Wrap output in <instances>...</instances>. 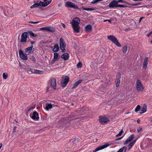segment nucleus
<instances>
[{"instance_id":"1","label":"nucleus","mask_w":152,"mask_h":152,"mask_svg":"<svg viewBox=\"0 0 152 152\" xmlns=\"http://www.w3.org/2000/svg\"><path fill=\"white\" fill-rule=\"evenodd\" d=\"M80 23V20L78 18H74L71 23L74 32L79 33L80 31V27L79 25Z\"/></svg>"},{"instance_id":"2","label":"nucleus","mask_w":152,"mask_h":152,"mask_svg":"<svg viewBox=\"0 0 152 152\" xmlns=\"http://www.w3.org/2000/svg\"><path fill=\"white\" fill-rule=\"evenodd\" d=\"M107 38L108 39L110 40L117 46L118 47H121V45L114 36L112 35H109L107 36Z\"/></svg>"},{"instance_id":"3","label":"nucleus","mask_w":152,"mask_h":152,"mask_svg":"<svg viewBox=\"0 0 152 152\" xmlns=\"http://www.w3.org/2000/svg\"><path fill=\"white\" fill-rule=\"evenodd\" d=\"M136 88L137 91H142L144 90V87L140 80H138L136 81Z\"/></svg>"},{"instance_id":"4","label":"nucleus","mask_w":152,"mask_h":152,"mask_svg":"<svg viewBox=\"0 0 152 152\" xmlns=\"http://www.w3.org/2000/svg\"><path fill=\"white\" fill-rule=\"evenodd\" d=\"M28 37V34L27 32L23 33L21 35V39L20 42L23 43L26 42L27 40V38Z\"/></svg>"},{"instance_id":"5","label":"nucleus","mask_w":152,"mask_h":152,"mask_svg":"<svg viewBox=\"0 0 152 152\" xmlns=\"http://www.w3.org/2000/svg\"><path fill=\"white\" fill-rule=\"evenodd\" d=\"M19 53L20 57L23 60H27L28 57L27 56L28 55L27 53L25 52L24 53L23 51L21 50H20L19 51Z\"/></svg>"},{"instance_id":"6","label":"nucleus","mask_w":152,"mask_h":152,"mask_svg":"<svg viewBox=\"0 0 152 152\" xmlns=\"http://www.w3.org/2000/svg\"><path fill=\"white\" fill-rule=\"evenodd\" d=\"M60 47L63 52L64 53L66 52L65 49L66 45L63 39L62 38H61L60 39Z\"/></svg>"},{"instance_id":"7","label":"nucleus","mask_w":152,"mask_h":152,"mask_svg":"<svg viewBox=\"0 0 152 152\" xmlns=\"http://www.w3.org/2000/svg\"><path fill=\"white\" fill-rule=\"evenodd\" d=\"M65 6L66 7L73 8L74 9H78V6L74 3L69 1L66 2Z\"/></svg>"},{"instance_id":"8","label":"nucleus","mask_w":152,"mask_h":152,"mask_svg":"<svg viewBox=\"0 0 152 152\" xmlns=\"http://www.w3.org/2000/svg\"><path fill=\"white\" fill-rule=\"evenodd\" d=\"M64 78V79L61 82V86L63 87L65 86L69 81V77L68 76H66Z\"/></svg>"},{"instance_id":"9","label":"nucleus","mask_w":152,"mask_h":152,"mask_svg":"<svg viewBox=\"0 0 152 152\" xmlns=\"http://www.w3.org/2000/svg\"><path fill=\"white\" fill-rule=\"evenodd\" d=\"M121 76V74L120 73H118L116 76V78L115 80V84L117 87H118L119 86L120 82Z\"/></svg>"},{"instance_id":"10","label":"nucleus","mask_w":152,"mask_h":152,"mask_svg":"<svg viewBox=\"0 0 152 152\" xmlns=\"http://www.w3.org/2000/svg\"><path fill=\"white\" fill-rule=\"evenodd\" d=\"M50 84L51 87L54 89L56 88V80L55 79L53 78L50 80Z\"/></svg>"},{"instance_id":"11","label":"nucleus","mask_w":152,"mask_h":152,"mask_svg":"<svg viewBox=\"0 0 152 152\" xmlns=\"http://www.w3.org/2000/svg\"><path fill=\"white\" fill-rule=\"evenodd\" d=\"M109 146V144L108 143H106L103 145L100 146L97 148H96L95 151L93 152H95L99 150L103 149Z\"/></svg>"},{"instance_id":"12","label":"nucleus","mask_w":152,"mask_h":152,"mask_svg":"<svg viewBox=\"0 0 152 152\" xmlns=\"http://www.w3.org/2000/svg\"><path fill=\"white\" fill-rule=\"evenodd\" d=\"M99 118L100 122L102 124L106 123L108 121V118L104 116H100Z\"/></svg>"},{"instance_id":"13","label":"nucleus","mask_w":152,"mask_h":152,"mask_svg":"<svg viewBox=\"0 0 152 152\" xmlns=\"http://www.w3.org/2000/svg\"><path fill=\"white\" fill-rule=\"evenodd\" d=\"M118 2L115 0H113L109 4V7L111 8L117 7Z\"/></svg>"},{"instance_id":"14","label":"nucleus","mask_w":152,"mask_h":152,"mask_svg":"<svg viewBox=\"0 0 152 152\" xmlns=\"http://www.w3.org/2000/svg\"><path fill=\"white\" fill-rule=\"evenodd\" d=\"M134 136L133 134H132L130 136L124 143L125 145H127L129 142H130L134 139Z\"/></svg>"},{"instance_id":"15","label":"nucleus","mask_w":152,"mask_h":152,"mask_svg":"<svg viewBox=\"0 0 152 152\" xmlns=\"http://www.w3.org/2000/svg\"><path fill=\"white\" fill-rule=\"evenodd\" d=\"M43 2L40 1V2L34 4L30 7V8H34L37 7L39 6H42L43 7Z\"/></svg>"},{"instance_id":"16","label":"nucleus","mask_w":152,"mask_h":152,"mask_svg":"<svg viewBox=\"0 0 152 152\" xmlns=\"http://www.w3.org/2000/svg\"><path fill=\"white\" fill-rule=\"evenodd\" d=\"M38 114L37 112H34L32 114V116L31 117L34 120L38 119L39 118V117H38Z\"/></svg>"},{"instance_id":"17","label":"nucleus","mask_w":152,"mask_h":152,"mask_svg":"<svg viewBox=\"0 0 152 152\" xmlns=\"http://www.w3.org/2000/svg\"><path fill=\"white\" fill-rule=\"evenodd\" d=\"M61 57L64 60H67L69 58V55L67 53H65L61 55Z\"/></svg>"},{"instance_id":"18","label":"nucleus","mask_w":152,"mask_h":152,"mask_svg":"<svg viewBox=\"0 0 152 152\" xmlns=\"http://www.w3.org/2000/svg\"><path fill=\"white\" fill-rule=\"evenodd\" d=\"M30 71L33 73H35L37 74H42L43 73V71H40L37 70H35L34 69H31Z\"/></svg>"},{"instance_id":"19","label":"nucleus","mask_w":152,"mask_h":152,"mask_svg":"<svg viewBox=\"0 0 152 152\" xmlns=\"http://www.w3.org/2000/svg\"><path fill=\"white\" fill-rule=\"evenodd\" d=\"M92 27L90 25H87L85 27V31L87 32H90L92 30Z\"/></svg>"},{"instance_id":"20","label":"nucleus","mask_w":152,"mask_h":152,"mask_svg":"<svg viewBox=\"0 0 152 152\" xmlns=\"http://www.w3.org/2000/svg\"><path fill=\"white\" fill-rule=\"evenodd\" d=\"M33 47V45H32L30 47L26 48L25 49V52L28 55L31 52Z\"/></svg>"},{"instance_id":"21","label":"nucleus","mask_w":152,"mask_h":152,"mask_svg":"<svg viewBox=\"0 0 152 152\" xmlns=\"http://www.w3.org/2000/svg\"><path fill=\"white\" fill-rule=\"evenodd\" d=\"M82 80H80L75 82L74 84L73 87L72 88V89H73L76 88L82 82Z\"/></svg>"},{"instance_id":"22","label":"nucleus","mask_w":152,"mask_h":152,"mask_svg":"<svg viewBox=\"0 0 152 152\" xmlns=\"http://www.w3.org/2000/svg\"><path fill=\"white\" fill-rule=\"evenodd\" d=\"M6 10L7 13L6 12H4V13L5 15L7 16H9L11 15V9L7 7L6 8Z\"/></svg>"},{"instance_id":"23","label":"nucleus","mask_w":152,"mask_h":152,"mask_svg":"<svg viewBox=\"0 0 152 152\" xmlns=\"http://www.w3.org/2000/svg\"><path fill=\"white\" fill-rule=\"evenodd\" d=\"M59 56L58 54L56 53H54L53 61H56L59 59Z\"/></svg>"},{"instance_id":"24","label":"nucleus","mask_w":152,"mask_h":152,"mask_svg":"<svg viewBox=\"0 0 152 152\" xmlns=\"http://www.w3.org/2000/svg\"><path fill=\"white\" fill-rule=\"evenodd\" d=\"M148 58L146 57L144 60L143 63V68L144 69H146L147 67V65L148 64Z\"/></svg>"},{"instance_id":"25","label":"nucleus","mask_w":152,"mask_h":152,"mask_svg":"<svg viewBox=\"0 0 152 152\" xmlns=\"http://www.w3.org/2000/svg\"><path fill=\"white\" fill-rule=\"evenodd\" d=\"M47 31L49 32H53L55 31V29L53 27L50 26H47Z\"/></svg>"},{"instance_id":"26","label":"nucleus","mask_w":152,"mask_h":152,"mask_svg":"<svg viewBox=\"0 0 152 152\" xmlns=\"http://www.w3.org/2000/svg\"><path fill=\"white\" fill-rule=\"evenodd\" d=\"M147 106L145 104H144L141 110V111L140 112V114H142L145 113L146 111Z\"/></svg>"},{"instance_id":"27","label":"nucleus","mask_w":152,"mask_h":152,"mask_svg":"<svg viewBox=\"0 0 152 152\" xmlns=\"http://www.w3.org/2000/svg\"><path fill=\"white\" fill-rule=\"evenodd\" d=\"M54 48L53 50V51L54 52H57L59 49V47L58 45V44H56L54 45Z\"/></svg>"},{"instance_id":"28","label":"nucleus","mask_w":152,"mask_h":152,"mask_svg":"<svg viewBox=\"0 0 152 152\" xmlns=\"http://www.w3.org/2000/svg\"><path fill=\"white\" fill-rule=\"evenodd\" d=\"M127 149V147L124 146L121 148L117 152H126Z\"/></svg>"},{"instance_id":"29","label":"nucleus","mask_w":152,"mask_h":152,"mask_svg":"<svg viewBox=\"0 0 152 152\" xmlns=\"http://www.w3.org/2000/svg\"><path fill=\"white\" fill-rule=\"evenodd\" d=\"M136 142V140H134L128 145V150H129L134 145Z\"/></svg>"},{"instance_id":"30","label":"nucleus","mask_w":152,"mask_h":152,"mask_svg":"<svg viewBox=\"0 0 152 152\" xmlns=\"http://www.w3.org/2000/svg\"><path fill=\"white\" fill-rule=\"evenodd\" d=\"M52 105L51 104H47L46 106L45 109L47 110H48L49 109H52Z\"/></svg>"},{"instance_id":"31","label":"nucleus","mask_w":152,"mask_h":152,"mask_svg":"<svg viewBox=\"0 0 152 152\" xmlns=\"http://www.w3.org/2000/svg\"><path fill=\"white\" fill-rule=\"evenodd\" d=\"M82 8H83V10H85L87 11H92L93 10H95V9L94 8H84L83 7H82Z\"/></svg>"},{"instance_id":"32","label":"nucleus","mask_w":152,"mask_h":152,"mask_svg":"<svg viewBox=\"0 0 152 152\" xmlns=\"http://www.w3.org/2000/svg\"><path fill=\"white\" fill-rule=\"evenodd\" d=\"M28 32L31 37H35L37 36L36 34H34L32 31H30Z\"/></svg>"},{"instance_id":"33","label":"nucleus","mask_w":152,"mask_h":152,"mask_svg":"<svg viewBox=\"0 0 152 152\" xmlns=\"http://www.w3.org/2000/svg\"><path fill=\"white\" fill-rule=\"evenodd\" d=\"M51 1V0L50 1H45V2H43V7H46L47 6L48 4H50Z\"/></svg>"},{"instance_id":"34","label":"nucleus","mask_w":152,"mask_h":152,"mask_svg":"<svg viewBox=\"0 0 152 152\" xmlns=\"http://www.w3.org/2000/svg\"><path fill=\"white\" fill-rule=\"evenodd\" d=\"M127 50V46H124L123 49V52L124 53H125Z\"/></svg>"},{"instance_id":"35","label":"nucleus","mask_w":152,"mask_h":152,"mask_svg":"<svg viewBox=\"0 0 152 152\" xmlns=\"http://www.w3.org/2000/svg\"><path fill=\"white\" fill-rule=\"evenodd\" d=\"M4 79H6L8 77V74L5 73H4L2 75Z\"/></svg>"},{"instance_id":"36","label":"nucleus","mask_w":152,"mask_h":152,"mask_svg":"<svg viewBox=\"0 0 152 152\" xmlns=\"http://www.w3.org/2000/svg\"><path fill=\"white\" fill-rule=\"evenodd\" d=\"M126 3L128 5H130L131 6H136V5H140V4H141V3H137V4H130L129 3L127 2L126 1V3Z\"/></svg>"},{"instance_id":"37","label":"nucleus","mask_w":152,"mask_h":152,"mask_svg":"<svg viewBox=\"0 0 152 152\" xmlns=\"http://www.w3.org/2000/svg\"><path fill=\"white\" fill-rule=\"evenodd\" d=\"M123 133V131L122 129L118 134L115 135V137H118L121 136Z\"/></svg>"},{"instance_id":"38","label":"nucleus","mask_w":152,"mask_h":152,"mask_svg":"<svg viewBox=\"0 0 152 152\" xmlns=\"http://www.w3.org/2000/svg\"><path fill=\"white\" fill-rule=\"evenodd\" d=\"M140 108V105H138L136 107L135 109V111L136 112H137L139 111Z\"/></svg>"},{"instance_id":"39","label":"nucleus","mask_w":152,"mask_h":152,"mask_svg":"<svg viewBox=\"0 0 152 152\" xmlns=\"http://www.w3.org/2000/svg\"><path fill=\"white\" fill-rule=\"evenodd\" d=\"M127 7V6L126 5H123V4H118L117 5V7Z\"/></svg>"},{"instance_id":"40","label":"nucleus","mask_w":152,"mask_h":152,"mask_svg":"<svg viewBox=\"0 0 152 152\" xmlns=\"http://www.w3.org/2000/svg\"><path fill=\"white\" fill-rule=\"evenodd\" d=\"M77 66L78 68H80L82 67V64L81 62H79L77 64Z\"/></svg>"},{"instance_id":"41","label":"nucleus","mask_w":152,"mask_h":152,"mask_svg":"<svg viewBox=\"0 0 152 152\" xmlns=\"http://www.w3.org/2000/svg\"><path fill=\"white\" fill-rule=\"evenodd\" d=\"M30 59L32 60L34 62L36 61V59L34 56H32Z\"/></svg>"},{"instance_id":"42","label":"nucleus","mask_w":152,"mask_h":152,"mask_svg":"<svg viewBox=\"0 0 152 152\" xmlns=\"http://www.w3.org/2000/svg\"><path fill=\"white\" fill-rule=\"evenodd\" d=\"M117 2H118H118H122L124 3H126V1L122 0H118Z\"/></svg>"},{"instance_id":"43","label":"nucleus","mask_w":152,"mask_h":152,"mask_svg":"<svg viewBox=\"0 0 152 152\" xmlns=\"http://www.w3.org/2000/svg\"><path fill=\"white\" fill-rule=\"evenodd\" d=\"M47 26L41 28H40V29L45 30H46V31H47Z\"/></svg>"},{"instance_id":"44","label":"nucleus","mask_w":152,"mask_h":152,"mask_svg":"<svg viewBox=\"0 0 152 152\" xmlns=\"http://www.w3.org/2000/svg\"><path fill=\"white\" fill-rule=\"evenodd\" d=\"M27 14L25 13H24L23 14V16L24 18H25L27 16Z\"/></svg>"},{"instance_id":"45","label":"nucleus","mask_w":152,"mask_h":152,"mask_svg":"<svg viewBox=\"0 0 152 152\" xmlns=\"http://www.w3.org/2000/svg\"><path fill=\"white\" fill-rule=\"evenodd\" d=\"M142 128L141 127H140L137 129V131L138 132H139L142 130Z\"/></svg>"},{"instance_id":"46","label":"nucleus","mask_w":152,"mask_h":152,"mask_svg":"<svg viewBox=\"0 0 152 152\" xmlns=\"http://www.w3.org/2000/svg\"><path fill=\"white\" fill-rule=\"evenodd\" d=\"M97 2H98L97 0H93V1L91 2V3L93 4H94Z\"/></svg>"},{"instance_id":"47","label":"nucleus","mask_w":152,"mask_h":152,"mask_svg":"<svg viewBox=\"0 0 152 152\" xmlns=\"http://www.w3.org/2000/svg\"><path fill=\"white\" fill-rule=\"evenodd\" d=\"M39 21H37V22H32V21L29 22V23H34V24L37 23H39Z\"/></svg>"},{"instance_id":"48","label":"nucleus","mask_w":152,"mask_h":152,"mask_svg":"<svg viewBox=\"0 0 152 152\" xmlns=\"http://www.w3.org/2000/svg\"><path fill=\"white\" fill-rule=\"evenodd\" d=\"M152 34V32H150V33H149L148 34H147V36L148 37H149Z\"/></svg>"},{"instance_id":"49","label":"nucleus","mask_w":152,"mask_h":152,"mask_svg":"<svg viewBox=\"0 0 152 152\" xmlns=\"http://www.w3.org/2000/svg\"><path fill=\"white\" fill-rule=\"evenodd\" d=\"M143 18H144V17H141V18H140L139 20V23H140V22H141V20H142V19Z\"/></svg>"},{"instance_id":"50","label":"nucleus","mask_w":152,"mask_h":152,"mask_svg":"<svg viewBox=\"0 0 152 152\" xmlns=\"http://www.w3.org/2000/svg\"><path fill=\"white\" fill-rule=\"evenodd\" d=\"M16 129V126H14L13 129V132H15V130Z\"/></svg>"},{"instance_id":"51","label":"nucleus","mask_w":152,"mask_h":152,"mask_svg":"<svg viewBox=\"0 0 152 152\" xmlns=\"http://www.w3.org/2000/svg\"><path fill=\"white\" fill-rule=\"evenodd\" d=\"M122 137H120V138H117V139H116L115 140V141H116L117 140H120L122 138Z\"/></svg>"},{"instance_id":"52","label":"nucleus","mask_w":152,"mask_h":152,"mask_svg":"<svg viewBox=\"0 0 152 152\" xmlns=\"http://www.w3.org/2000/svg\"><path fill=\"white\" fill-rule=\"evenodd\" d=\"M108 21L109 23H111V21L110 20H104V22H105L106 21Z\"/></svg>"},{"instance_id":"53","label":"nucleus","mask_w":152,"mask_h":152,"mask_svg":"<svg viewBox=\"0 0 152 152\" xmlns=\"http://www.w3.org/2000/svg\"><path fill=\"white\" fill-rule=\"evenodd\" d=\"M62 25L63 26V27L64 28H65V24L63 23H62Z\"/></svg>"},{"instance_id":"54","label":"nucleus","mask_w":152,"mask_h":152,"mask_svg":"<svg viewBox=\"0 0 152 152\" xmlns=\"http://www.w3.org/2000/svg\"><path fill=\"white\" fill-rule=\"evenodd\" d=\"M142 7V6L137 7H134V8H141Z\"/></svg>"},{"instance_id":"55","label":"nucleus","mask_w":152,"mask_h":152,"mask_svg":"<svg viewBox=\"0 0 152 152\" xmlns=\"http://www.w3.org/2000/svg\"><path fill=\"white\" fill-rule=\"evenodd\" d=\"M2 144H1V143H0V149H1V147H2Z\"/></svg>"},{"instance_id":"56","label":"nucleus","mask_w":152,"mask_h":152,"mask_svg":"<svg viewBox=\"0 0 152 152\" xmlns=\"http://www.w3.org/2000/svg\"><path fill=\"white\" fill-rule=\"evenodd\" d=\"M35 43V42H31V45H32L34 43Z\"/></svg>"},{"instance_id":"57","label":"nucleus","mask_w":152,"mask_h":152,"mask_svg":"<svg viewBox=\"0 0 152 152\" xmlns=\"http://www.w3.org/2000/svg\"><path fill=\"white\" fill-rule=\"evenodd\" d=\"M137 123H140V120H137Z\"/></svg>"},{"instance_id":"58","label":"nucleus","mask_w":152,"mask_h":152,"mask_svg":"<svg viewBox=\"0 0 152 152\" xmlns=\"http://www.w3.org/2000/svg\"><path fill=\"white\" fill-rule=\"evenodd\" d=\"M44 0V2H45V1H46L47 0Z\"/></svg>"},{"instance_id":"59","label":"nucleus","mask_w":152,"mask_h":152,"mask_svg":"<svg viewBox=\"0 0 152 152\" xmlns=\"http://www.w3.org/2000/svg\"><path fill=\"white\" fill-rule=\"evenodd\" d=\"M151 43L152 44V40L151 41Z\"/></svg>"},{"instance_id":"60","label":"nucleus","mask_w":152,"mask_h":152,"mask_svg":"<svg viewBox=\"0 0 152 152\" xmlns=\"http://www.w3.org/2000/svg\"><path fill=\"white\" fill-rule=\"evenodd\" d=\"M59 6H60V5L58 4Z\"/></svg>"},{"instance_id":"61","label":"nucleus","mask_w":152,"mask_h":152,"mask_svg":"<svg viewBox=\"0 0 152 152\" xmlns=\"http://www.w3.org/2000/svg\"><path fill=\"white\" fill-rule=\"evenodd\" d=\"M59 6H60V5L58 4Z\"/></svg>"}]
</instances>
